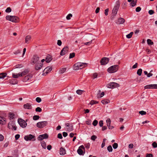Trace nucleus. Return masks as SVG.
Segmentation results:
<instances>
[{
  "mask_svg": "<svg viewBox=\"0 0 157 157\" xmlns=\"http://www.w3.org/2000/svg\"><path fill=\"white\" fill-rule=\"evenodd\" d=\"M24 139L26 141H35L36 140L35 136L32 134H29L25 136L24 137Z\"/></svg>",
  "mask_w": 157,
  "mask_h": 157,
  "instance_id": "obj_4",
  "label": "nucleus"
},
{
  "mask_svg": "<svg viewBox=\"0 0 157 157\" xmlns=\"http://www.w3.org/2000/svg\"><path fill=\"white\" fill-rule=\"evenodd\" d=\"M11 11V9L10 7H7L6 10V13H10Z\"/></svg>",
  "mask_w": 157,
  "mask_h": 157,
  "instance_id": "obj_49",
  "label": "nucleus"
},
{
  "mask_svg": "<svg viewBox=\"0 0 157 157\" xmlns=\"http://www.w3.org/2000/svg\"><path fill=\"white\" fill-rule=\"evenodd\" d=\"M72 16V14L71 13H69L66 17V19L68 20H70Z\"/></svg>",
  "mask_w": 157,
  "mask_h": 157,
  "instance_id": "obj_42",
  "label": "nucleus"
},
{
  "mask_svg": "<svg viewBox=\"0 0 157 157\" xmlns=\"http://www.w3.org/2000/svg\"><path fill=\"white\" fill-rule=\"evenodd\" d=\"M20 75V73H19L18 74L13 73L12 77L14 78H18L19 77H21Z\"/></svg>",
  "mask_w": 157,
  "mask_h": 157,
  "instance_id": "obj_25",
  "label": "nucleus"
},
{
  "mask_svg": "<svg viewBox=\"0 0 157 157\" xmlns=\"http://www.w3.org/2000/svg\"><path fill=\"white\" fill-rule=\"evenodd\" d=\"M15 68H20L23 67V65L21 64H18L15 66Z\"/></svg>",
  "mask_w": 157,
  "mask_h": 157,
  "instance_id": "obj_40",
  "label": "nucleus"
},
{
  "mask_svg": "<svg viewBox=\"0 0 157 157\" xmlns=\"http://www.w3.org/2000/svg\"><path fill=\"white\" fill-rule=\"evenodd\" d=\"M15 116V115L13 113L10 112L9 113V119L10 120H12L14 119Z\"/></svg>",
  "mask_w": 157,
  "mask_h": 157,
  "instance_id": "obj_20",
  "label": "nucleus"
},
{
  "mask_svg": "<svg viewBox=\"0 0 157 157\" xmlns=\"http://www.w3.org/2000/svg\"><path fill=\"white\" fill-rule=\"evenodd\" d=\"M120 7V2L119 1L116 2V5L114 7L112 10V13L116 15Z\"/></svg>",
  "mask_w": 157,
  "mask_h": 157,
  "instance_id": "obj_6",
  "label": "nucleus"
},
{
  "mask_svg": "<svg viewBox=\"0 0 157 157\" xmlns=\"http://www.w3.org/2000/svg\"><path fill=\"white\" fill-rule=\"evenodd\" d=\"M154 10H150L148 11V13L150 15H152L154 13Z\"/></svg>",
  "mask_w": 157,
  "mask_h": 157,
  "instance_id": "obj_55",
  "label": "nucleus"
},
{
  "mask_svg": "<svg viewBox=\"0 0 157 157\" xmlns=\"http://www.w3.org/2000/svg\"><path fill=\"white\" fill-rule=\"evenodd\" d=\"M20 135L19 134H17L15 136V138L16 140H18L20 137Z\"/></svg>",
  "mask_w": 157,
  "mask_h": 157,
  "instance_id": "obj_63",
  "label": "nucleus"
},
{
  "mask_svg": "<svg viewBox=\"0 0 157 157\" xmlns=\"http://www.w3.org/2000/svg\"><path fill=\"white\" fill-rule=\"evenodd\" d=\"M32 77V75H28L25 76L24 79V81L26 82L31 79Z\"/></svg>",
  "mask_w": 157,
  "mask_h": 157,
  "instance_id": "obj_22",
  "label": "nucleus"
},
{
  "mask_svg": "<svg viewBox=\"0 0 157 157\" xmlns=\"http://www.w3.org/2000/svg\"><path fill=\"white\" fill-rule=\"evenodd\" d=\"M40 117L38 115H35L33 117V119L34 120H37L39 119Z\"/></svg>",
  "mask_w": 157,
  "mask_h": 157,
  "instance_id": "obj_39",
  "label": "nucleus"
},
{
  "mask_svg": "<svg viewBox=\"0 0 157 157\" xmlns=\"http://www.w3.org/2000/svg\"><path fill=\"white\" fill-rule=\"evenodd\" d=\"M107 125L108 128L109 129H113L114 127L110 125L111 121L110 119L108 118L106 121Z\"/></svg>",
  "mask_w": 157,
  "mask_h": 157,
  "instance_id": "obj_15",
  "label": "nucleus"
},
{
  "mask_svg": "<svg viewBox=\"0 0 157 157\" xmlns=\"http://www.w3.org/2000/svg\"><path fill=\"white\" fill-rule=\"evenodd\" d=\"M31 37L29 35H28L26 36L25 39V43L28 44L29 43V41L30 40Z\"/></svg>",
  "mask_w": 157,
  "mask_h": 157,
  "instance_id": "obj_27",
  "label": "nucleus"
},
{
  "mask_svg": "<svg viewBox=\"0 0 157 157\" xmlns=\"http://www.w3.org/2000/svg\"><path fill=\"white\" fill-rule=\"evenodd\" d=\"M101 103L105 105V104H106L109 103L110 102V101L108 99H105L102 100L101 101Z\"/></svg>",
  "mask_w": 157,
  "mask_h": 157,
  "instance_id": "obj_26",
  "label": "nucleus"
},
{
  "mask_svg": "<svg viewBox=\"0 0 157 157\" xmlns=\"http://www.w3.org/2000/svg\"><path fill=\"white\" fill-rule=\"evenodd\" d=\"M146 157H153V155L151 154H147Z\"/></svg>",
  "mask_w": 157,
  "mask_h": 157,
  "instance_id": "obj_64",
  "label": "nucleus"
},
{
  "mask_svg": "<svg viewBox=\"0 0 157 157\" xmlns=\"http://www.w3.org/2000/svg\"><path fill=\"white\" fill-rule=\"evenodd\" d=\"M105 14L106 16H107L108 14V12L109 11V9H105Z\"/></svg>",
  "mask_w": 157,
  "mask_h": 157,
  "instance_id": "obj_60",
  "label": "nucleus"
},
{
  "mask_svg": "<svg viewBox=\"0 0 157 157\" xmlns=\"http://www.w3.org/2000/svg\"><path fill=\"white\" fill-rule=\"evenodd\" d=\"M58 138L60 139H62L63 138L62 135L61 133H59L58 134Z\"/></svg>",
  "mask_w": 157,
  "mask_h": 157,
  "instance_id": "obj_58",
  "label": "nucleus"
},
{
  "mask_svg": "<svg viewBox=\"0 0 157 157\" xmlns=\"http://www.w3.org/2000/svg\"><path fill=\"white\" fill-rule=\"evenodd\" d=\"M99 125L100 127H102L103 126V121H100L99 123Z\"/></svg>",
  "mask_w": 157,
  "mask_h": 157,
  "instance_id": "obj_56",
  "label": "nucleus"
},
{
  "mask_svg": "<svg viewBox=\"0 0 157 157\" xmlns=\"http://www.w3.org/2000/svg\"><path fill=\"white\" fill-rule=\"evenodd\" d=\"M11 81L12 82V84H17V81L16 80L13 79Z\"/></svg>",
  "mask_w": 157,
  "mask_h": 157,
  "instance_id": "obj_52",
  "label": "nucleus"
},
{
  "mask_svg": "<svg viewBox=\"0 0 157 157\" xmlns=\"http://www.w3.org/2000/svg\"><path fill=\"white\" fill-rule=\"evenodd\" d=\"M119 66L115 65L109 67L107 70L108 72L109 73H113L116 72L118 69Z\"/></svg>",
  "mask_w": 157,
  "mask_h": 157,
  "instance_id": "obj_2",
  "label": "nucleus"
},
{
  "mask_svg": "<svg viewBox=\"0 0 157 157\" xmlns=\"http://www.w3.org/2000/svg\"><path fill=\"white\" fill-rule=\"evenodd\" d=\"M24 108L25 109H31L32 108V106L29 103H27L26 104H25L23 105Z\"/></svg>",
  "mask_w": 157,
  "mask_h": 157,
  "instance_id": "obj_18",
  "label": "nucleus"
},
{
  "mask_svg": "<svg viewBox=\"0 0 157 157\" xmlns=\"http://www.w3.org/2000/svg\"><path fill=\"white\" fill-rule=\"evenodd\" d=\"M63 135L64 137H66L67 135V133L66 132H63Z\"/></svg>",
  "mask_w": 157,
  "mask_h": 157,
  "instance_id": "obj_62",
  "label": "nucleus"
},
{
  "mask_svg": "<svg viewBox=\"0 0 157 157\" xmlns=\"http://www.w3.org/2000/svg\"><path fill=\"white\" fill-rule=\"evenodd\" d=\"M98 123V121L96 120H95L93 121V122L92 123V124L94 126H95L97 125Z\"/></svg>",
  "mask_w": 157,
  "mask_h": 157,
  "instance_id": "obj_43",
  "label": "nucleus"
},
{
  "mask_svg": "<svg viewBox=\"0 0 157 157\" xmlns=\"http://www.w3.org/2000/svg\"><path fill=\"white\" fill-rule=\"evenodd\" d=\"M48 124L47 121H43L38 122L36 126L38 128H41L46 126Z\"/></svg>",
  "mask_w": 157,
  "mask_h": 157,
  "instance_id": "obj_5",
  "label": "nucleus"
},
{
  "mask_svg": "<svg viewBox=\"0 0 157 157\" xmlns=\"http://www.w3.org/2000/svg\"><path fill=\"white\" fill-rule=\"evenodd\" d=\"M66 154L65 149L63 147H61L60 149V154L62 155H64Z\"/></svg>",
  "mask_w": 157,
  "mask_h": 157,
  "instance_id": "obj_24",
  "label": "nucleus"
},
{
  "mask_svg": "<svg viewBox=\"0 0 157 157\" xmlns=\"http://www.w3.org/2000/svg\"><path fill=\"white\" fill-rule=\"evenodd\" d=\"M92 40L87 42L84 43V45H90V44H91L92 43Z\"/></svg>",
  "mask_w": 157,
  "mask_h": 157,
  "instance_id": "obj_57",
  "label": "nucleus"
},
{
  "mask_svg": "<svg viewBox=\"0 0 157 157\" xmlns=\"http://www.w3.org/2000/svg\"><path fill=\"white\" fill-rule=\"evenodd\" d=\"M75 54L74 52H73L72 53H70V56H69V58L70 59H71V58H73L74 57H75Z\"/></svg>",
  "mask_w": 157,
  "mask_h": 157,
  "instance_id": "obj_41",
  "label": "nucleus"
},
{
  "mask_svg": "<svg viewBox=\"0 0 157 157\" xmlns=\"http://www.w3.org/2000/svg\"><path fill=\"white\" fill-rule=\"evenodd\" d=\"M35 111L36 112H40L42 111V109L39 107H37Z\"/></svg>",
  "mask_w": 157,
  "mask_h": 157,
  "instance_id": "obj_46",
  "label": "nucleus"
},
{
  "mask_svg": "<svg viewBox=\"0 0 157 157\" xmlns=\"http://www.w3.org/2000/svg\"><path fill=\"white\" fill-rule=\"evenodd\" d=\"M97 138V136L95 135H93L91 137V139L93 140H95Z\"/></svg>",
  "mask_w": 157,
  "mask_h": 157,
  "instance_id": "obj_51",
  "label": "nucleus"
},
{
  "mask_svg": "<svg viewBox=\"0 0 157 157\" xmlns=\"http://www.w3.org/2000/svg\"><path fill=\"white\" fill-rule=\"evenodd\" d=\"M29 72V70L28 69L25 70L23 71L22 72L20 73V75L21 76H23L27 74Z\"/></svg>",
  "mask_w": 157,
  "mask_h": 157,
  "instance_id": "obj_23",
  "label": "nucleus"
},
{
  "mask_svg": "<svg viewBox=\"0 0 157 157\" xmlns=\"http://www.w3.org/2000/svg\"><path fill=\"white\" fill-rule=\"evenodd\" d=\"M6 19L8 21L13 22H16L18 21V18L16 16L8 15L6 17Z\"/></svg>",
  "mask_w": 157,
  "mask_h": 157,
  "instance_id": "obj_3",
  "label": "nucleus"
},
{
  "mask_svg": "<svg viewBox=\"0 0 157 157\" xmlns=\"http://www.w3.org/2000/svg\"><path fill=\"white\" fill-rule=\"evenodd\" d=\"M7 74L6 73H0V79L4 78L5 77Z\"/></svg>",
  "mask_w": 157,
  "mask_h": 157,
  "instance_id": "obj_28",
  "label": "nucleus"
},
{
  "mask_svg": "<svg viewBox=\"0 0 157 157\" xmlns=\"http://www.w3.org/2000/svg\"><path fill=\"white\" fill-rule=\"evenodd\" d=\"M141 10V7H138L136 8V12H139Z\"/></svg>",
  "mask_w": 157,
  "mask_h": 157,
  "instance_id": "obj_53",
  "label": "nucleus"
},
{
  "mask_svg": "<svg viewBox=\"0 0 157 157\" xmlns=\"http://www.w3.org/2000/svg\"><path fill=\"white\" fill-rule=\"evenodd\" d=\"M62 42L61 40H58L57 41V44L58 45L60 46L61 45Z\"/></svg>",
  "mask_w": 157,
  "mask_h": 157,
  "instance_id": "obj_54",
  "label": "nucleus"
},
{
  "mask_svg": "<svg viewBox=\"0 0 157 157\" xmlns=\"http://www.w3.org/2000/svg\"><path fill=\"white\" fill-rule=\"evenodd\" d=\"M68 47L67 46H66L64 47L61 51L60 55L61 56H63L65 54L66 52L67 51V49L68 48Z\"/></svg>",
  "mask_w": 157,
  "mask_h": 157,
  "instance_id": "obj_17",
  "label": "nucleus"
},
{
  "mask_svg": "<svg viewBox=\"0 0 157 157\" xmlns=\"http://www.w3.org/2000/svg\"><path fill=\"white\" fill-rule=\"evenodd\" d=\"M36 100L37 102L40 103L41 101V99L40 98L37 97L36 98Z\"/></svg>",
  "mask_w": 157,
  "mask_h": 157,
  "instance_id": "obj_48",
  "label": "nucleus"
},
{
  "mask_svg": "<svg viewBox=\"0 0 157 157\" xmlns=\"http://www.w3.org/2000/svg\"><path fill=\"white\" fill-rule=\"evenodd\" d=\"M8 127L10 129H13L15 131L17 129V127L15 125V123L13 121H11L9 122Z\"/></svg>",
  "mask_w": 157,
  "mask_h": 157,
  "instance_id": "obj_8",
  "label": "nucleus"
},
{
  "mask_svg": "<svg viewBox=\"0 0 157 157\" xmlns=\"http://www.w3.org/2000/svg\"><path fill=\"white\" fill-rule=\"evenodd\" d=\"M106 140V139L105 138L103 139L102 143L101 145V147L102 148H103L105 145V142Z\"/></svg>",
  "mask_w": 157,
  "mask_h": 157,
  "instance_id": "obj_36",
  "label": "nucleus"
},
{
  "mask_svg": "<svg viewBox=\"0 0 157 157\" xmlns=\"http://www.w3.org/2000/svg\"><path fill=\"white\" fill-rule=\"evenodd\" d=\"M119 86V85L118 84L115 82H111L106 85V86L108 88L111 89H113Z\"/></svg>",
  "mask_w": 157,
  "mask_h": 157,
  "instance_id": "obj_7",
  "label": "nucleus"
},
{
  "mask_svg": "<svg viewBox=\"0 0 157 157\" xmlns=\"http://www.w3.org/2000/svg\"><path fill=\"white\" fill-rule=\"evenodd\" d=\"M83 90H76V93L78 94H82Z\"/></svg>",
  "mask_w": 157,
  "mask_h": 157,
  "instance_id": "obj_45",
  "label": "nucleus"
},
{
  "mask_svg": "<svg viewBox=\"0 0 157 157\" xmlns=\"http://www.w3.org/2000/svg\"><path fill=\"white\" fill-rule=\"evenodd\" d=\"M124 22V19L122 17L119 18L117 21H115L116 23L118 24H123Z\"/></svg>",
  "mask_w": 157,
  "mask_h": 157,
  "instance_id": "obj_14",
  "label": "nucleus"
},
{
  "mask_svg": "<svg viewBox=\"0 0 157 157\" xmlns=\"http://www.w3.org/2000/svg\"><path fill=\"white\" fill-rule=\"evenodd\" d=\"M77 152L80 155H83V151L81 149L78 148L77 151Z\"/></svg>",
  "mask_w": 157,
  "mask_h": 157,
  "instance_id": "obj_31",
  "label": "nucleus"
},
{
  "mask_svg": "<svg viewBox=\"0 0 157 157\" xmlns=\"http://www.w3.org/2000/svg\"><path fill=\"white\" fill-rule=\"evenodd\" d=\"M118 146V144L115 143L113 145V147L114 149H116L117 148Z\"/></svg>",
  "mask_w": 157,
  "mask_h": 157,
  "instance_id": "obj_44",
  "label": "nucleus"
},
{
  "mask_svg": "<svg viewBox=\"0 0 157 157\" xmlns=\"http://www.w3.org/2000/svg\"><path fill=\"white\" fill-rule=\"evenodd\" d=\"M18 122L20 126L23 128L25 127L27 125L26 121L22 119H18Z\"/></svg>",
  "mask_w": 157,
  "mask_h": 157,
  "instance_id": "obj_9",
  "label": "nucleus"
},
{
  "mask_svg": "<svg viewBox=\"0 0 157 157\" xmlns=\"http://www.w3.org/2000/svg\"><path fill=\"white\" fill-rule=\"evenodd\" d=\"M43 65V63H37L35 66V69L36 70H39L41 68Z\"/></svg>",
  "mask_w": 157,
  "mask_h": 157,
  "instance_id": "obj_13",
  "label": "nucleus"
},
{
  "mask_svg": "<svg viewBox=\"0 0 157 157\" xmlns=\"http://www.w3.org/2000/svg\"><path fill=\"white\" fill-rule=\"evenodd\" d=\"M147 42L148 45H153L154 44L153 42L150 39H148L147 40Z\"/></svg>",
  "mask_w": 157,
  "mask_h": 157,
  "instance_id": "obj_33",
  "label": "nucleus"
},
{
  "mask_svg": "<svg viewBox=\"0 0 157 157\" xmlns=\"http://www.w3.org/2000/svg\"><path fill=\"white\" fill-rule=\"evenodd\" d=\"M144 88L145 89H157V84H151L147 85L144 86Z\"/></svg>",
  "mask_w": 157,
  "mask_h": 157,
  "instance_id": "obj_11",
  "label": "nucleus"
},
{
  "mask_svg": "<svg viewBox=\"0 0 157 157\" xmlns=\"http://www.w3.org/2000/svg\"><path fill=\"white\" fill-rule=\"evenodd\" d=\"M41 144L43 148L44 149H46V144L45 142L44 141H42L41 142Z\"/></svg>",
  "mask_w": 157,
  "mask_h": 157,
  "instance_id": "obj_30",
  "label": "nucleus"
},
{
  "mask_svg": "<svg viewBox=\"0 0 157 157\" xmlns=\"http://www.w3.org/2000/svg\"><path fill=\"white\" fill-rule=\"evenodd\" d=\"M152 146L154 148H156L157 147V144L154 142L152 144Z\"/></svg>",
  "mask_w": 157,
  "mask_h": 157,
  "instance_id": "obj_50",
  "label": "nucleus"
},
{
  "mask_svg": "<svg viewBox=\"0 0 157 157\" xmlns=\"http://www.w3.org/2000/svg\"><path fill=\"white\" fill-rule=\"evenodd\" d=\"M48 135L46 133H45L44 134L40 135L39 136L37 139L38 140L41 141L44 139L48 138Z\"/></svg>",
  "mask_w": 157,
  "mask_h": 157,
  "instance_id": "obj_12",
  "label": "nucleus"
},
{
  "mask_svg": "<svg viewBox=\"0 0 157 157\" xmlns=\"http://www.w3.org/2000/svg\"><path fill=\"white\" fill-rule=\"evenodd\" d=\"M52 56L50 55H49L47 56L46 58L45 61L47 63H49L52 60Z\"/></svg>",
  "mask_w": 157,
  "mask_h": 157,
  "instance_id": "obj_21",
  "label": "nucleus"
},
{
  "mask_svg": "<svg viewBox=\"0 0 157 157\" xmlns=\"http://www.w3.org/2000/svg\"><path fill=\"white\" fill-rule=\"evenodd\" d=\"M137 2L135 0V1H132L131 3V5L132 7H134L135 6Z\"/></svg>",
  "mask_w": 157,
  "mask_h": 157,
  "instance_id": "obj_38",
  "label": "nucleus"
},
{
  "mask_svg": "<svg viewBox=\"0 0 157 157\" xmlns=\"http://www.w3.org/2000/svg\"><path fill=\"white\" fill-rule=\"evenodd\" d=\"M39 60V57L37 55H34L33 58L32 60L33 63H36Z\"/></svg>",
  "mask_w": 157,
  "mask_h": 157,
  "instance_id": "obj_16",
  "label": "nucleus"
},
{
  "mask_svg": "<svg viewBox=\"0 0 157 157\" xmlns=\"http://www.w3.org/2000/svg\"><path fill=\"white\" fill-rule=\"evenodd\" d=\"M107 149L108 151L109 152H112V151H113V149H112V147L111 146V145H109V146L107 147Z\"/></svg>",
  "mask_w": 157,
  "mask_h": 157,
  "instance_id": "obj_37",
  "label": "nucleus"
},
{
  "mask_svg": "<svg viewBox=\"0 0 157 157\" xmlns=\"http://www.w3.org/2000/svg\"><path fill=\"white\" fill-rule=\"evenodd\" d=\"M109 58L107 57H103L102 58L100 61L101 65H105L109 62Z\"/></svg>",
  "mask_w": 157,
  "mask_h": 157,
  "instance_id": "obj_10",
  "label": "nucleus"
},
{
  "mask_svg": "<svg viewBox=\"0 0 157 157\" xmlns=\"http://www.w3.org/2000/svg\"><path fill=\"white\" fill-rule=\"evenodd\" d=\"M66 68H62L59 70V73L60 74H62L66 72Z\"/></svg>",
  "mask_w": 157,
  "mask_h": 157,
  "instance_id": "obj_29",
  "label": "nucleus"
},
{
  "mask_svg": "<svg viewBox=\"0 0 157 157\" xmlns=\"http://www.w3.org/2000/svg\"><path fill=\"white\" fill-rule=\"evenodd\" d=\"M98 103V102L94 100H91L90 102V104L91 105H93Z\"/></svg>",
  "mask_w": 157,
  "mask_h": 157,
  "instance_id": "obj_35",
  "label": "nucleus"
},
{
  "mask_svg": "<svg viewBox=\"0 0 157 157\" xmlns=\"http://www.w3.org/2000/svg\"><path fill=\"white\" fill-rule=\"evenodd\" d=\"M139 113L141 115H144L146 113V112L145 111H141L139 112Z\"/></svg>",
  "mask_w": 157,
  "mask_h": 157,
  "instance_id": "obj_47",
  "label": "nucleus"
},
{
  "mask_svg": "<svg viewBox=\"0 0 157 157\" xmlns=\"http://www.w3.org/2000/svg\"><path fill=\"white\" fill-rule=\"evenodd\" d=\"M4 136L0 134V141H2L4 139Z\"/></svg>",
  "mask_w": 157,
  "mask_h": 157,
  "instance_id": "obj_61",
  "label": "nucleus"
},
{
  "mask_svg": "<svg viewBox=\"0 0 157 157\" xmlns=\"http://www.w3.org/2000/svg\"><path fill=\"white\" fill-rule=\"evenodd\" d=\"M87 65V63H86L78 62L74 65V69L75 70H78L85 67Z\"/></svg>",
  "mask_w": 157,
  "mask_h": 157,
  "instance_id": "obj_1",
  "label": "nucleus"
},
{
  "mask_svg": "<svg viewBox=\"0 0 157 157\" xmlns=\"http://www.w3.org/2000/svg\"><path fill=\"white\" fill-rule=\"evenodd\" d=\"M90 144L89 143H87L85 145V147L87 149H89L90 147Z\"/></svg>",
  "mask_w": 157,
  "mask_h": 157,
  "instance_id": "obj_59",
  "label": "nucleus"
},
{
  "mask_svg": "<svg viewBox=\"0 0 157 157\" xmlns=\"http://www.w3.org/2000/svg\"><path fill=\"white\" fill-rule=\"evenodd\" d=\"M73 126L72 125H71L69 127L66 128L67 131L69 132L73 130Z\"/></svg>",
  "mask_w": 157,
  "mask_h": 157,
  "instance_id": "obj_32",
  "label": "nucleus"
},
{
  "mask_svg": "<svg viewBox=\"0 0 157 157\" xmlns=\"http://www.w3.org/2000/svg\"><path fill=\"white\" fill-rule=\"evenodd\" d=\"M142 70L141 69H139L137 71V74L139 76H140L142 73Z\"/></svg>",
  "mask_w": 157,
  "mask_h": 157,
  "instance_id": "obj_34",
  "label": "nucleus"
},
{
  "mask_svg": "<svg viewBox=\"0 0 157 157\" xmlns=\"http://www.w3.org/2000/svg\"><path fill=\"white\" fill-rule=\"evenodd\" d=\"M52 69V68L51 67H46L44 70L45 71V73L46 74H48L49 72L51 71Z\"/></svg>",
  "mask_w": 157,
  "mask_h": 157,
  "instance_id": "obj_19",
  "label": "nucleus"
}]
</instances>
